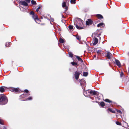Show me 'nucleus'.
Returning <instances> with one entry per match:
<instances>
[{"instance_id":"obj_1","label":"nucleus","mask_w":129,"mask_h":129,"mask_svg":"<svg viewBox=\"0 0 129 129\" xmlns=\"http://www.w3.org/2000/svg\"><path fill=\"white\" fill-rule=\"evenodd\" d=\"M76 27L78 29H81L84 28L83 21L80 19H79L76 24Z\"/></svg>"},{"instance_id":"obj_2","label":"nucleus","mask_w":129,"mask_h":129,"mask_svg":"<svg viewBox=\"0 0 129 129\" xmlns=\"http://www.w3.org/2000/svg\"><path fill=\"white\" fill-rule=\"evenodd\" d=\"M7 102V100L6 96L3 94L0 95V104L4 105L6 104Z\"/></svg>"},{"instance_id":"obj_3","label":"nucleus","mask_w":129,"mask_h":129,"mask_svg":"<svg viewBox=\"0 0 129 129\" xmlns=\"http://www.w3.org/2000/svg\"><path fill=\"white\" fill-rule=\"evenodd\" d=\"M97 92L95 91H92L91 90H87L86 91H84L83 92V94L85 96H88V95H89V94L96 95L97 94Z\"/></svg>"},{"instance_id":"obj_4","label":"nucleus","mask_w":129,"mask_h":129,"mask_svg":"<svg viewBox=\"0 0 129 129\" xmlns=\"http://www.w3.org/2000/svg\"><path fill=\"white\" fill-rule=\"evenodd\" d=\"M32 17L37 23H38L40 21V20L38 18V16L37 15L35 14L32 16Z\"/></svg>"},{"instance_id":"obj_5","label":"nucleus","mask_w":129,"mask_h":129,"mask_svg":"<svg viewBox=\"0 0 129 129\" xmlns=\"http://www.w3.org/2000/svg\"><path fill=\"white\" fill-rule=\"evenodd\" d=\"M81 74V73L77 71H76L74 74L75 78L77 80L79 78V75Z\"/></svg>"},{"instance_id":"obj_6","label":"nucleus","mask_w":129,"mask_h":129,"mask_svg":"<svg viewBox=\"0 0 129 129\" xmlns=\"http://www.w3.org/2000/svg\"><path fill=\"white\" fill-rule=\"evenodd\" d=\"M86 25H90L92 23L93 21L91 19H89L86 21Z\"/></svg>"},{"instance_id":"obj_7","label":"nucleus","mask_w":129,"mask_h":129,"mask_svg":"<svg viewBox=\"0 0 129 129\" xmlns=\"http://www.w3.org/2000/svg\"><path fill=\"white\" fill-rule=\"evenodd\" d=\"M98 40L96 37H94L93 39V45H94L97 44L98 42Z\"/></svg>"},{"instance_id":"obj_8","label":"nucleus","mask_w":129,"mask_h":129,"mask_svg":"<svg viewBox=\"0 0 129 129\" xmlns=\"http://www.w3.org/2000/svg\"><path fill=\"white\" fill-rule=\"evenodd\" d=\"M112 54L111 53L109 52H107V57L108 59H111L112 57Z\"/></svg>"},{"instance_id":"obj_9","label":"nucleus","mask_w":129,"mask_h":129,"mask_svg":"<svg viewBox=\"0 0 129 129\" xmlns=\"http://www.w3.org/2000/svg\"><path fill=\"white\" fill-rule=\"evenodd\" d=\"M20 3L21 5H23L25 6H28V4L25 1H21L20 2Z\"/></svg>"},{"instance_id":"obj_10","label":"nucleus","mask_w":129,"mask_h":129,"mask_svg":"<svg viewBox=\"0 0 129 129\" xmlns=\"http://www.w3.org/2000/svg\"><path fill=\"white\" fill-rule=\"evenodd\" d=\"M115 62L116 65L120 67L121 66V64L120 61L117 59H115Z\"/></svg>"},{"instance_id":"obj_11","label":"nucleus","mask_w":129,"mask_h":129,"mask_svg":"<svg viewBox=\"0 0 129 129\" xmlns=\"http://www.w3.org/2000/svg\"><path fill=\"white\" fill-rule=\"evenodd\" d=\"M75 56L76 58L78 59L79 61L81 62H83V60L81 59V58L80 57L77 56Z\"/></svg>"},{"instance_id":"obj_12","label":"nucleus","mask_w":129,"mask_h":129,"mask_svg":"<svg viewBox=\"0 0 129 129\" xmlns=\"http://www.w3.org/2000/svg\"><path fill=\"white\" fill-rule=\"evenodd\" d=\"M62 7L63 8H65L66 10H67V7H66V2H64L62 3Z\"/></svg>"},{"instance_id":"obj_13","label":"nucleus","mask_w":129,"mask_h":129,"mask_svg":"<svg viewBox=\"0 0 129 129\" xmlns=\"http://www.w3.org/2000/svg\"><path fill=\"white\" fill-rule=\"evenodd\" d=\"M5 87H0V91L2 92H3L5 91Z\"/></svg>"},{"instance_id":"obj_14","label":"nucleus","mask_w":129,"mask_h":129,"mask_svg":"<svg viewBox=\"0 0 129 129\" xmlns=\"http://www.w3.org/2000/svg\"><path fill=\"white\" fill-rule=\"evenodd\" d=\"M97 17L98 18H102L103 17V16L101 15L100 14H98L96 15Z\"/></svg>"},{"instance_id":"obj_15","label":"nucleus","mask_w":129,"mask_h":129,"mask_svg":"<svg viewBox=\"0 0 129 129\" xmlns=\"http://www.w3.org/2000/svg\"><path fill=\"white\" fill-rule=\"evenodd\" d=\"M71 64L75 66H76V65H77V62H71Z\"/></svg>"},{"instance_id":"obj_16","label":"nucleus","mask_w":129,"mask_h":129,"mask_svg":"<svg viewBox=\"0 0 129 129\" xmlns=\"http://www.w3.org/2000/svg\"><path fill=\"white\" fill-rule=\"evenodd\" d=\"M104 24V23L102 22L101 23L98 24L97 26L98 27H100L101 26L103 25Z\"/></svg>"},{"instance_id":"obj_17","label":"nucleus","mask_w":129,"mask_h":129,"mask_svg":"<svg viewBox=\"0 0 129 129\" xmlns=\"http://www.w3.org/2000/svg\"><path fill=\"white\" fill-rule=\"evenodd\" d=\"M13 91H14L15 92H17L19 91V88H13L12 89Z\"/></svg>"},{"instance_id":"obj_18","label":"nucleus","mask_w":129,"mask_h":129,"mask_svg":"<svg viewBox=\"0 0 129 129\" xmlns=\"http://www.w3.org/2000/svg\"><path fill=\"white\" fill-rule=\"evenodd\" d=\"M69 54L70 57H73V54L71 52H69Z\"/></svg>"},{"instance_id":"obj_19","label":"nucleus","mask_w":129,"mask_h":129,"mask_svg":"<svg viewBox=\"0 0 129 129\" xmlns=\"http://www.w3.org/2000/svg\"><path fill=\"white\" fill-rule=\"evenodd\" d=\"M31 3L33 5H36L37 4L36 2L34 0H32L31 1Z\"/></svg>"},{"instance_id":"obj_20","label":"nucleus","mask_w":129,"mask_h":129,"mask_svg":"<svg viewBox=\"0 0 129 129\" xmlns=\"http://www.w3.org/2000/svg\"><path fill=\"white\" fill-rule=\"evenodd\" d=\"M88 75V73L87 72H84L83 73V76H86Z\"/></svg>"},{"instance_id":"obj_21","label":"nucleus","mask_w":129,"mask_h":129,"mask_svg":"<svg viewBox=\"0 0 129 129\" xmlns=\"http://www.w3.org/2000/svg\"><path fill=\"white\" fill-rule=\"evenodd\" d=\"M59 41L60 43H63L64 42V40L63 39H62L61 38H60L59 40Z\"/></svg>"},{"instance_id":"obj_22","label":"nucleus","mask_w":129,"mask_h":129,"mask_svg":"<svg viewBox=\"0 0 129 129\" xmlns=\"http://www.w3.org/2000/svg\"><path fill=\"white\" fill-rule=\"evenodd\" d=\"M76 0H71V3L72 4H75V3Z\"/></svg>"},{"instance_id":"obj_23","label":"nucleus","mask_w":129,"mask_h":129,"mask_svg":"<svg viewBox=\"0 0 129 129\" xmlns=\"http://www.w3.org/2000/svg\"><path fill=\"white\" fill-rule=\"evenodd\" d=\"M105 101L106 102H108V103L112 102V101H111L109 100L108 99H106L105 100Z\"/></svg>"},{"instance_id":"obj_24","label":"nucleus","mask_w":129,"mask_h":129,"mask_svg":"<svg viewBox=\"0 0 129 129\" xmlns=\"http://www.w3.org/2000/svg\"><path fill=\"white\" fill-rule=\"evenodd\" d=\"M100 105L102 107H103L105 105V104L104 102H102L100 103Z\"/></svg>"},{"instance_id":"obj_25","label":"nucleus","mask_w":129,"mask_h":129,"mask_svg":"<svg viewBox=\"0 0 129 129\" xmlns=\"http://www.w3.org/2000/svg\"><path fill=\"white\" fill-rule=\"evenodd\" d=\"M108 110L110 111L112 113H115V111H112V110L110 109L109 108L108 109Z\"/></svg>"},{"instance_id":"obj_26","label":"nucleus","mask_w":129,"mask_h":129,"mask_svg":"<svg viewBox=\"0 0 129 129\" xmlns=\"http://www.w3.org/2000/svg\"><path fill=\"white\" fill-rule=\"evenodd\" d=\"M116 123L117 125H121V123L118 121H117L116 122Z\"/></svg>"},{"instance_id":"obj_27","label":"nucleus","mask_w":129,"mask_h":129,"mask_svg":"<svg viewBox=\"0 0 129 129\" xmlns=\"http://www.w3.org/2000/svg\"><path fill=\"white\" fill-rule=\"evenodd\" d=\"M69 29H73V27L71 25H70L69 26Z\"/></svg>"},{"instance_id":"obj_28","label":"nucleus","mask_w":129,"mask_h":129,"mask_svg":"<svg viewBox=\"0 0 129 129\" xmlns=\"http://www.w3.org/2000/svg\"><path fill=\"white\" fill-rule=\"evenodd\" d=\"M7 43H6V44H5V46L6 47L9 46V45L11 43H8L7 44Z\"/></svg>"},{"instance_id":"obj_29","label":"nucleus","mask_w":129,"mask_h":129,"mask_svg":"<svg viewBox=\"0 0 129 129\" xmlns=\"http://www.w3.org/2000/svg\"><path fill=\"white\" fill-rule=\"evenodd\" d=\"M77 39L79 40H80L81 39V37L79 36H78L76 37Z\"/></svg>"},{"instance_id":"obj_30","label":"nucleus","mask_w":129,"mask_h":129,"mask_svg":"<svg viewBox=\"0 0 129 129\" xmlns=\"http://www.w3.org/2000/svg\"><path fill=\"white\" fill-rule=\"evenodd\" d=\"M30 14L32 15H33L35 14L34 13L33 11H31Z\"/></svg>"},{"instance_id":"obj_31","label":"nucleus","mask_w":129,"mask_h":129,"mask_svg":"<svg viewBox=\"0 0 129 129\" xmlns=\"http://www.w3.org/2000/svg\"><path fill=\"white\" fill-rule=\"evenodd\" d=\"M41 8V7H39L38 8L36 9V11L37 12H38L39 10Z\"/></svg>"},{"instance_id":"obj_32","label":"nucleus","mask_w":129,"mask_h":129,"mask_svg":"<svg viewBox=\"0 0 129 129\" xmlns=\"http://www.w3.org/2000/svg\"><path fill=\"white\" fill-rule=\"evenodd\" d=\"M0 124L3 125L2 120L0 118Z\"/></svg>"},{"instance_id":"obj_33","label":"nucleus","mask_w":129,"mask_h":129,"mask_svg":"<svg viewBox=\"0 0 129 129\" xmlns=\"http://www.w3.org/2000/svg\"><path fill=\"white\" fill-rule=\"evenodd\" d=\"M101 52V50H99L97 51V53L99 54Z\"/></svg>"},{"instance_id":"obj_34","label":"nucleus","mask_w":129,"mask_h":129,"mask_svg":"<svg viewBox=\"0 0 129 129\" xmlns=\"http://www.w3.org/2000/svg\"><path fill=\"white\" fill-rule=\"evenodd\" d=\"M32 99V97H30L29 98H27V99L26 100H31Z\"/></svg>"},{"instance_id":"obj_35","label":"nucleus","mask_w":129,"mask_h":129,"mask_svg":"<svg viewBox=\"0 0 129 129\" xmlns=\"http://www.w3.org/2000/svg\"><path fill=\"white\" fill-rule=\"evenodd\" d=\"M120 75L121 77H122L123 76V72H121V73Z\"/></svg>"},{"instance_id":"obj_36","label":"nucleus","mask_w":129,"mask_h":129,"mask_svg":"<svg viewBox=\"0 0 129 129\" xmlns=\"http://www.w3.org/2000/svg\"><path fill=\"white\" fill-rule=\"evenodd\" d=\"M28 3L30 2V0H25Z\"/></svg>"},{"instance_id":"obj_37","label":"nucleus","mask_w":129,"mask_h":129,"mask_svg":"<svg viewBox=\"0 0 129 129\" xmlns=\"http://www.w3.org/2000/svg\"><path fill=\"white\" fill-rule=\"evenodd\" d=\"M24 91L26 93H27L28 92V91L27 89L25 90Z\"/></svg>"},{"instance_id":"obj_38","label":"nucleus","mask_w":129,"mask_h":129,"mask_svg":"<svg viewBox=\"0 0 129 129\" xmlns=\"http://www.w3.org/2000/svg\"><path fill=\"white\" fill-rule=\"evenodd\" d=\"M118 112H119L120 113H121V111L120 110H118Z\"/></svg>"},{"instance_id":"obj_39","label":"nucleus","mask_w":129,"mask_h":129,"mask_svg":"<svg viewBox=\"0 0 129 129\" xmlns=\"http://www.w3.org/2000/svg\"><path fill=\"white\" fill-rule=\"evenodd\" d=\"M94 35H95V34H94V33L92 35V37H93V36Z\"/></svg>"},{"instance_id":"obj_40","label":"nucleus","mask_w":129,"mask_h":129,"mask_svg":"<svg viewBox=\"0 0 129 129\" xmlns=\"http://www.w3.org/2000/svg\"><path fill=\"white\" fill-rule=\"evenodd\" d=\"M29 95V94H28V95Z\"/></svg>"},{"instance_id":"obj_41","label":"nucleus","mask_w":129,"mask_h":129,"mask_svg":"<svg viewBox=\"0 0 129 129\" xmlns=\"http://www.w3.org/2000/svg\"><path fill=\"white\" fill-rule=\"evenodd\" d=\"M76 66H78V65H76Z\"/></svg>"}]
</instances>
